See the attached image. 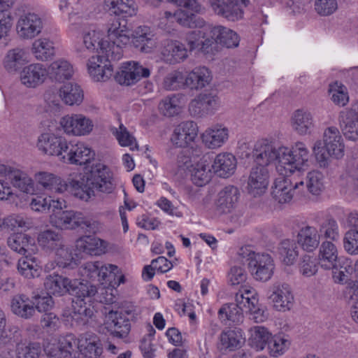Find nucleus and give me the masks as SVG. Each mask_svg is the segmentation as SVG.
<instances>
[{
  "label": "nucleus",
  "mask_w": 358,
  "mask_h": 358,
  "mask_svg": "<svg viewBox=\"0 0 358 358\" xmlns=\"http://www.w3.org/2000/svg\"><path fill=\"white\" fill-rule=\"evenodd\" d=\"M182 94H173L163 99L159 103V112L164 116L173 117L180 112L181 104L184 99Z\"/></svg>",
  "instance_id": "49"
},
{
  "label": "nucleus",
  "mask_w": 358,
  "mask_h": 358,
  "mask_svg": "<svg viewBox=\"0 0 358 358\" xmlns=\"http://www.w3.org/2000/svg\"><path fill=\"white\" fill-rule=\"evenodd\" d=\"M0 176H3L6 180L23 192L27 194L34 192L33 180L25 172L20 169L0 165Z\"/></svg>",
  "instance_id": "16"
},
{
  "label": "nucleus",
  "mask_w": 358,
  "mask_h": 358,
  "mask_svg": "<svg viewBox=\"0 0 358 358\" xmlns=\"http://www.w3.org/2000/svg\"><path fill=\"white\" fill-rule=\"evenodd\" d=\"M17 271L27 278H33L39 275L40 266L36 259L31 255L26 254L17 262Z\"/></svg>",
  "instance_id": "52"
},
{
  "label": "nucleus",
  "mask_w": 358,
  "mask_h": 358,
  "mask_svg": "<svg viewBox=\"0 0 358 358\" xmlns=\"http://www.w3.org/2000/svg\"><path fill=\"white\" fill-rule=\"evenodd\" d=\"M236 167V159L231 153L217 155L211 165L215 173L222 178H228L234 173Z\"/></svg>",
  "instance_id": "37"
},
{
  "label": "nucleus",
  "mask_w": 358,
  "mask_h": 358,
  "mask_svg": "<svg viewBox=\"0 0 358 358\" xmlns=\"http://www.w3.org/2000/svg\"><path fill=\"white\" fill-rule=\"evenodd\" d=\"M15 352L16 358H38L41 348L37 343H19L16 345Z\"/></svg>",
  "instance_id": "57"
},
{
  "label": "nucleus",
  "mask_w": 358,
  "mask_h": 358,
  "mask_svg": "<svg viewBox=\"0 0 358 358\" xmlns=\"http://www.w3.org/2000/svg\"><path fill=\"white\" fill-rule=\"evenodd\" d=\"M59 96L66 105H80L83 99L84 93L80 86L74 83L63 85L59 90Z\"/></svg>",
  "instance_id": "42"
},
{
  "label": "nucleus",
  "mask_w": 358,
  "mask_h": 358,
  "mask_svg": "<svg viewBox=\"0 0 358 358\" xmlns=\"http://www.w3.org/2000/svg\"><path fill=\"white\" fill-rule=\"evenodd\" d=\"M132 43L141 52L149 53L156 47L155 34L148 26L138 27L132 34Z\"/></svg>",
  "instance_id": "25"
},
{
  "label": "nucleus",
  "mask_w": 358,
  "mask_h": 358,
  "mask_svg": "<svg viewBox=\"0 0 358 358\" xmlns=\"http://www.w3.org/2000/svg\"><path fill=\"white\" fill-rule=\"evenodd\" d=\"M238 255L241 262L248 263L249 271L255 280L267 281L273 275L274 263L268 254L256 253L245 246L240 248Z\"/></svg>",
  "instance_id": "5"
},
{
  "label": "nucleus",
  "mask_w": 358,
  "mask_h": 358,
  "mask_svg": "<svg viewBox=\"0 0 358 358\" xmlns=\"http://www.w3.org/2000/svg\"><path fill=\"white\" fill-rule=\"evenodd\" d=\"M106 325L111 334L118 338L127 336L131 329L127 315L122 312H110Z\"/></svg>",
  "instance_id": "29"
},
{
  "label": "nucleus",
  "mask_w": 358,
  "mask_h": 358,
  "mask_svg": "<svg viewBox=\"0 0 358 358\" xmlns=\"http://www.w3.org/2000/svg\"><path fill=\"white\" fill-rule=\"evenodd\" d=\"M35 179L44 189L52 192L63 193L66 188V181L59 176L49 172H38L35 174Z\"/></svg>",
  "instance_id": "39"
},
{
  "label": "nucleus",
  "mask_w": 358,
  "mask_h": 358,
  "mask_svg": "<svg viewBox=\"0 0 358 358\" xmlns=\"http://www.w3.org/2000/svg\"><path fill=\"white\" fill-rule=\"evenodd\" d=\"M272 336V334L269 333L266 328L264 327H255L252 334V341L257 350H262L266 346H268Z\"/></svg>",
  "instance_id": "63"
},
{
  "label": "nucleus",
  "mask_w": 358,
  "mask_h": 358,
  "mask_svg": "<svg viewBox=\"0 0 358 358\" xmlns=\"http://www.w3.org/2000/svg\"><path fill=\"white\" fill-rule=\"evenodd\" d=\"M318 261L315 257L310 255H305L301 257L299 267L300 273L303 276L310 277L317 271Z\"/></svg>",
  "instance_id": "62"
},
{
  "label": "nucleus",
  "mask_w": 358,
  "mask_h": 358,
  "mask_svg": "<svg viewBox=\"0 0 358 358\" xmlns=\"http://www.w3.org/2000/svg\"><path fill=\"white\" fill-rule=\"evenodd\" d=\"M32 52L37 60L50 59L55 55L54 43L46 38H38L33 43Z\"/></svg>",
  "instance_id": "50"
},
{
  "label": "nucleus",
  "mask_w": 358,
  "mask_h": 358,
  "mask_svg": "<svg viewBox=\"0 0 358 358\" xmlns=\"http://www.w3.org/2000/svg\"><path fill=\"white\" fill-rule=\"evenodd\" d=\"M6 319L3 310L0 309V348L18 339L20 329L17 326L8 325L6 328Z\"/></svg>",
  "instance_id": "51"
},
{
  "label": "nucleus",
  "mask_w": 358,
  "mask_h": 358,
  "mask_svg": "<svg viewBox=\"0 0 358 358\" xmlns=\"http://www.w3.org/2000/svg\"><path fill=\"white\" fill-rule=\"evenodd\" d=\"M245 296H241L239 303L245 307V313L251 315V319L257 323L265 321L267 318L266 311L259 306V299L255 289L245 288Z\"/></svg>",
  "instance_id": "26"
},
{
  "label": "nucleus",
  "mask_w": 358,
  "mask_h": 358,
  "mask_svg": "<svg viewBox=\"0 0 358 358\" xmlns=\"http://www.w3.org/2000/svg\"><path fill=\"white\" fill-rule=\"evenodd\" d=\"M78 350L87 358H97L102 353L99 338L94 334L87 333L78 339Z\"/></svg>",
  "instance_id": "36"
},
{
  "label": "nucleus",
  "mask_w": 358,
  "mask_h": 358,
  "mask_svg": "<svg viewBox=\"0 0 358 358\" xmlns=\"http://www.w3.org/2000/svg\"><path fill=\"white\" fill-rule=\"evenodd\" d=\"M78 349V341L72 335L61 337L58 343L49 344L45 350L50 358H66Z\"/></svg>",
  "instance_id": "22"
},
{
  "label": "nucleus",
  "mask_w": 358,
  "mask_h": 358,
  "mask_svg": "<svg viewBox=\"0 0 358 358\" xmlns=\"http://www.w3.org/2000/svg\"><path fill=\"white\" fill-rule=\"evenodd\" d=\"M108 41V57L114 60H119L123 55L122 48L130 41L129 29L127 21L125 19L113 20L108 24L107 28Z\"/></svg>",
  "instance_id": "7"
},
{
  "label": "nucleus",
  "mask_w": 358,
  "mask_h": 358,
  "mask_svg": "<svg viewBox=\"0 0 358 358\" xmlns=\"http://www.w3.org/2000/svg\"><path fill=\"white\" fill-rule=\"evenodd\" d=\"M322 143L317 141L313 151L320 167L328 166L329 158L340 159L344 155L345 145L338 129L334 126L329 127L324 131Z\"/></svg>",
  "instance_id": "4"
},
{
  "label": "nucleus",
  "mask_w": 358,
  "mask_h": 358,
  "mask_svg": "<svg viewBox=\"0 0 358 358\" xmlns=\"http://www.w3.org/2000/svg\"><path fill=\"white\" fill-rule=\"evenodd\" d=\"M27 62L25 51L22 48H13L6 53L3 59V67L9 73L18 71Z\"/></svg>",
  "instance_id": "46"
},
{
  "label": "nucleus",
  "mask_w": 358,
  "mask_h": 358,
  "mask_svg": "<svg viewBox=\"0 0 358 358\" xmlns=\"http://www.w3.org/2000/svg\"><path fill=\"white\" fill-rule=\"evenodd\" d=\"M242 335L238 329L223 331L220 336L222 350H235L241 347Z\"/></svg>",
  "instance_id": "54"
},
{
  "label": "nucleus",
  "mask_w": 358,
  "mask_h": 358,
  "mask_svg": "<svg viewBox=\"0 0 358 358\" xmlns=\"http://www.w3.org/2000/svg\"><path fill=\"white\" fill-rule=\"evenodd\" d=\"M324 177L317 171H313L308 173L306 177V187L310 193L319 195L324 189Z\"/></svg>",
  "instance_id": "58"
},
{
  "label": "nucleus",
  "mask_w": 358,
  "mask_h": 358,
  "mask_svg": "<svg viewBox=\"0 0 358 358\" xmlns=\"http://www.w3.org/2000/svg\"><path fill=\"white\" fill-rule=\"evenodd\" d=\"M101 34L99 31L90 29L83 34V44L79 45L76 50L80 53L81 57H86L94 50L98 55L103 54L108 50V41L101 39Z\"/></svg>",
  "instance_id": "15"
},
{
  "label": "nucleus",
  "mask_w": 358,
  "mask_h": 358,
  "mask_svg": "<svg viewBox=\"0 0 358 358\" xmlns=\"http://www.w3.org/2000/svg\"><path fill=\"white\" fill-rule=\"evenodd\" d=\"M60 124L65 133L73 136H85L93 129L92 121L83 114H71L63 117Z\"/></svg>",
  "instance_id": "10"
},
{
  "label": "nucleus",
  "mask_w": 358,
  "mask_h": 358,
  "mask_svg": "<svg viewBox=\"0 0 358 358\" xmlns=\"http://www.w3.org/2000/svg\"><path fill=\"white\" fill-rule=\"evenodd\" d=\"M256 166H268L275 161L281 175L303 171L308 166L309 150L303 142H296L292 148L285 146L276 148L274 143L262 138L256 142L252 151Z\"/></svg>",
  "instance_id": "1"
},
{
  "label": "nucleus",
  "mask_w": 358,
  "mask_h": 358,
  "mask_svg": "<svg viewBox=\"0 0 358 358\" xmlns=\"http://www.w3.org/2000/svg\"><path fill=\"white\" fill-rule=\"evenodd\" d=\"M105 8L115 16L125 19L136 14L137 5L134 0H104Z\"/></svg>",
  "instance_id": "33"
},
{
  "label": "nucleus",
  "mask_w": 358,
  "mask_h": 358,
  "mask_svg": "<svg viewBox=\"0 0 358 358\" xmlns=\"http://www.w3.org/2000/svg\"><path fill=\"white\" fill-rule=\"evenodd\" d=\"M206 30L210 32L217 43L228 48H236L238 45L240 38L233 30L222 25L207 24Z\"/></svg>",
  "instance_id": "30"
},
{
  "label": "nucleus",
  "mask_w": 358,
  "mask_h": 358,
  "mask_svg": "<svg viewBox=\"0 0 358 358\" xmlns=\"http://www.w3.org/2000/svg\"><path fill=\"white\" fill-rule=\"evenodd\" d=\"M202 141L209 149L222 146L229 138V129L222 124H215L208 128L201 136Z\"/></svg>",
  "instance_id": "27"
},
{
  "label": "nucleus",
  "mask_w": 358,
  "mask_h": 358,
  "mask_svg": "<svg viewBox=\"0 0 358 358\" xmlns=\"http://www.w3.org/2000/svg\"><path fill=\"white\" fill-rule=\"evenodd\" d=\"M48 71L52 78L58 82H63L72 78L74 69L69 61L58 59L50 64Z\"/></svg>",
  "instance_id": "43"
},
{
  "label": "nucleus",
  "mask_w": 358,
  "mask_h": 358,
  "mask_svg": "<svg viewBox=\"0 0 358 358\" xmlns=\"http://www.w3.org/2000/svg\"><path fill=\"white\" fill-rule=\"evenodd\" d=\"M320 238L330 239L332 241L339 238V230L337 222L333 218L327 219L320 226L318 230Z\"/></svg>",
  "instance_id": "59"
},
{
  "label": "nucleus",
  "mask_w": 358,
  "mask_h": 358,
  "mask_svg": "<svg viewBox=\"0 0 358 358\" xmlns=\"http://www.w3.org/2000/svg\"><path fill=\"white\" fill-rule=\"evenodd\" d=\"M318 264L324 269L334 268L338 261V250L335 244L326 240L322 242L319 248Z\"/></svg>",
  "instance_id": "35"
},
{
  "label": "nucleus",
  "mask_w": 358,
  "mask_h": 358,
  "mask_svg": "<svg viewBox=\"0 0 358 358\" xmlns=\"http://www.w3.org/2000/svg\"><path fill=\"white\" fill-rule=\"evenodd\" d=\"M11 312L16 316L29 320L35 314L33 301L25 294L15 295L10 301Z\"/></svg>",
  "instance_id": "34"
},
{
  "label": "nucleus",
  "mask_w": 358,
  "mask_h": 358,
  "mask_svg": "<svg viewBox=\"0 0 358 358\" xmlns=\"http://www.w3.org/2000/svg\"><path fill=\"white\" fill-rule=\"evenodd\" d=\"M297 238V243L307 252H313L320 244L318 230L314 227L306 226L301 228Z\"/></svg>",
  "instance_id": "41"
},
{
  "label": "nucleus",
  "mask_w": 358,
  "mask_h": 358,
  "mask_svg": "<svg viewBox=\"0 0 358 358\" xmlns=\"http://www.w3.org/2000/svg\"><path fill=\"white\" fill-rule=\"evenodd\" d=\"M175 17L176 22L184 27L206 28V26L203 19L181 9H178L175 12Z\"/></svg>",
  "instance_id": "56"
},
{
  "label": "nucleus",
  "mask_w": 358,
  "mask_h": 358,
  "mask_svg": "<svg viewBox=\"0 0 358 358\" xmlns=\"http://www.w3.org/2000/svg\"><path fill=\"white\" fill-rule=\"evenodd\" d=\"M211 80L210 73L206 67L197 68L189 72L185 80V87L191 90H201L207 86Z\"/></svg>",
  "instance_id": "40"
},
{
  "label": "nucleus",
  "mask_w": 358,
  "mask_h": 358,
  "mask_svg": "<svg viewBox=\"0 0 358 358\" xmlns=\"http://www.w3.org/2000/svg\"><path fill=\"white\" fill-rule=\"evenodd\" d=\"M162 55L171 63H179L188 57V50L184 44L178 41H169L164 47Z\"/></svg>",
  "instance_id": "47"
},
{
  "label": "nucleus",
  "mask_w": 358,
  "mask_h": 358,
  "mask_svg": "<svg viewBox=\"0 0 358 358\" xmlns=\"http://www.w3.org/2000/svg\"><path fill=\"white\" fill-rule=\"evenodd\" d=\"M38 245L46 251H55L63 246V237L60 233L52 229L41 231L37 238Z\"/></svg>",
  "instance_id": "44"
},
{
  "label": "nucleus",
  "mask_w": 358,
  "mask_h": 358,
  "mask_svg": "<svg viewBox=\"0 0 358 358\" xmlns=\"http://www.w3.org/2000/svg\"><path fill=\"white\" fill-rule=\"evenodd\" d=\"M33 226L31 219L20 214H13L6 217V229L13 231L17 228L29 229Z\"/></svg>",
  "instance_id": "60"
},
{
  "label": "nucleus",
  "mask_w": 358,
  "mask_h": 358,
  "mask_svg": "<svg viewBox=\"0 0 358 358\" xmlns=\"http://www.w3.org/2000/svg\"><path fill=\"white\" fill-rule=\"evenodd\" d=\"M338 122L345 138L352 141L358 139V113L355 108L342 110Z\"/></svg>",
  "instance_id": "28"
},
{
  "label": "nucleus",
  "mask_w": 358,
  "mask_h": 358,
  "mask_svg": "<svg viewBox=\"0 0 358 358\" xmlns=\"http://www.w3.org/2000/svg\"><path fill=\"white\" fill-rule=\"evenodd\" d=\"M220 105L219 98L211 93L198 95L189 103V110L195 117H203L213 113Z\"/></svg>",
  "instance_id": "20"
},
{
  "label": "nucleus",
  "mask_w": 358,
  "mask_h": 358,
  "mask_svg": "<svg viewBox=\"0 0 358 358\" xmlns=\"http://www.w3.org/2000/svg\"><path fill=\"white\" fill-rule=\"evenodd\" d=\"M291 174L279 176L275 180L272 186V196L280 203L289 202L294 196V191L300 186H303V181L295 182L294 185L288 178V176Z\"/></svg>",
  "instance_id": "17"
},
{
  "label": "nucleus",
  "mask_w": 358,
  "mask_h": 358,
  "mask_svg": "<svg viewBox=\"0 0 358 358\" xmlns=\"http://www.w3.org/2000/svg\"><path fill=\"white\" fill-rule=\"evenodd\" d=\"M107 53L110 52L106 50L105 53L92 56L88 61V72L94 81L105 82L113 76V69L110 61L115 60L108 57Z\"/></svg>",
  "instance_id": "9"
},
{
  "label": "nucleus",
  "mask_w": 358,
  "mask_h": 358,
  "mask_svg": "<svg viewBox=\"0 0 358 358\" xmlns=\"http://www.w3.org/2000/svg\"><path fill=\"white\" fill-rule=\"evenodd\" d=\"M280 257L286 265H292L299 255L297 243L294 240L285 239L278 248Z\"/></svg>",
  "instance_id": "53"
},
{
  "label": "nucleus",
  "mask_w": 358,
  "mask_h": 358,
  "mask_svg": "<svg viewBox=\"0 0 358 358\" xmlns=\"http://www.w3.org/2000/svg\"><path fill=\"white\" fill-rule=\"evenodd\" d=\"M7 245L12 250L23 255H31L37 250L34 240L23 233L11 234L7 239Z\"/></svg>",
  "instance_id": "32"
},
{
  "label": "nucleus",
  "mask_w": 358,
  "mask_h": 358,
  "mask_svg": "<svg viewBox=\"0 0 358 358\" xmlns=\"http://www.w3.org/2000/svg\"><path fill=\"white\" fill-rule=\"evenodd\" d=\"M198 134L197 125L192 121L182 122L173 130L172 143L180 148H185L192 143Z\"/></svg>",
  "instance_id": "23"
},
{
  "label": "nucleus",
  "mask_w": 358,
  "mask_h": 358,
  "mask_svg": "<svg viewBox=\"0 0 358 358\" xmlns=\"http://www.w3.org/2000/svg\"><path fill=\"white\" fill-rule=\"evenodd\" d=\"M271 294L268 298L278 311L289 310L294 306V296L292 287L287 283L277 282L271 287Z\"/></svg>",
  "instance_id": "13"
},
{
  "label": "nucleus",
  "mask_w": 358,
  "mask_h": 358,
  "mask_svg": "<svg viewBox=\"0 0 358 358\" xmlns=\"http://www.w3.org/2000/svg\"><path fill=\"white\" fill-rule=\"evenodd\" d=\"M65 192L80 200L87 201L94 196V189L111 193L114 189L112 173L109 169L102 164L92 165L91 169L78 179H68Z\"/></svg>",
  "instance_id": "2"
},
{
  "label": "nucleus",
  "mask_w": 358,
  "mask_h": 358,
  "mask_svg": "<svg viewBox=\"0 0 358 358\" xmlns=\"http://www.w3.org/2000/svg\"><path fill=\"white\" fill-rule=\"evenodd\" d=\"M249 0H210L214 13L228 21L236 22L243 17V8Z\"/></svg>",
  "instance_id": "8"
},
{
  "label": "nucleus",
  "mask_w": 358,
  "mask_h": 358,
  "mask_svg": "<svg viewBox=\"0 0 358 358\" xmlns=\"http://www.w3.org/2000/svg\"><path fill=\"white\" fill-rule=\"evenodd\" d=\"M71 280L58 274L50 275L44 281V286L48 293L54 295H63L69 293Z\"/></svg>",
  "instance_id": "45"
},
{
  "label": "nucleus",
  "mask_w": 358,
  "mask_h": 358,
  "mask_svg": "<svg viewBox=\"0 0 358 358\" xmlns=\"http://www.w3.org/2000/svg\"><path fill=\"white\" fill-rule=\"evenodd\" d=\"M76 248L87 255L98 256L105 253L107 243L101 238L85 236L76 241Z\"/></svg>",
  "instance_id": "38"
},
{
  "label": "nucleus",
  "mask_w": 358,
  "mask_h": 358,
  "mask_svg": "<svg viewBox=\"0 0 358 358\" xmlns=\"http://www.w3.org/2000/svg\"><path fill=\"white\" fill-rule=\"evenodd\" d=\"M207 160L201 159L194 164L191 172V180L197 186H203L207 184L211 179L213 172Z\"/></svg>",
  "instance_id": "48"
},
{
  "label": "nucleus",
  "mask_w": 358,
  "mask_h": 358,
  "mask_svg": "<svg viewBox=\"0 0 358 358\" xmlns=\"http://www.w3.org/2000/svg\"><path fill=\"white\" fill-rule=\"evenodd\" d=\"M43 27L42 19L34 13L20 15L17 24V33L20 38L32 39L38 36Z\"/></svg>",
  "instance_id": "12"
},
{
  "label": "nucleus",
  "mask_w": 358,
  "mask_h": 358,
  "mask_svg": "<svg viewBox=\"0 0 358 358\" xmlns=\"http://www.w3.org/2000/svg\"><path fill=\"white\" fill-rule=\"evenodd\" d=\"M94 157V152L84 143L70 141L63 157V162L83 165L89 163Z\"/></svg>",
  "instance_id": "18"
},
{
  "label": "nucleus",
  "mask_w": 358,
  "mask_h": 358,
  "mask_svg": "<svg viewBox=\"0 0 358 358\" xmlns=\"http://www.w3.org/2000/svg\"><path fill=\"white\" fill-rule=\"evenodd\" d=\"M48 76V69L40 63L31 64L20 72L21 83L27 87H36L45 82Z\"/></svg>",
  "instance_id": "21"
},
{
  "label": "nucleus",
  "mask_w": 358,
  "mask_h": 358,
  "mask_svg": "<svg viewBox=\"0 0 358 358\" xmlns=\"http://www.w3.org/2000/svg\"><path fill=\"white\" fill-rule=\"evenodd\" d=\"M240 196L238 189L234 185L224 187L217 194L216 211L218 214H227L236 207Z\"/></svg>",
  "instance_id": "24"
},
{
  "label": "nucleus",
  "mask_w": 358,
  "mask_h": 358,
  "mask_svg": "<svg viewBox=\"0 0 358 358\" xmlns=\"http://www.w3.org/2000/svg\"><path fill=\"white\" fill-rule=\"evenodd\" d=\"M245 289L239 290L235 296L236 303H229L222 305L218 310V318L224 325L239 324L243 320V312L245 307L241 305V296H245Z\"/></svg>",
  "instance_id": "11"
},
{
  "label": "nucleus",
  "mask_w": 358,
  "mask_h": 358,
  "mask_svg": "<svg viewBox=\"0 0 358 358\" xmlns=\"http://www.w3.org/2000/svg\"><path fill=\"white\" fill-rule=\"evenodd\" d=\"M185 76L182 72L173 71L169 73L164 78L162 85L166 90H178L185 87Z\"/></svg>",
  "instance_id": "61"
},
{
  "label": "nucleus",
  "mask_w": 358,
  "mask_h": 358,
  "mask_svg": "<svg viewBox=\"0 0 358 358\" xmlns=\"http://www.w3.org/2000/svg\"><path fill=\"white\" fill-rule=\"evenodd\" d=\"M97 289L95 285L87 280H71L69 293L75 296L72 301L73 311L70 314L72 320L77 323H85L93 315L91 298L96 294Z\"/></svg>",
  "instance_id": "3"
},
{
  "label": "nucleus",
  "mask_w": 358,
  "mask_h": 358,
  "mask_svg": "<svg viewBox=\"0 0 358 358\" xmlns=\"http://www.w3.org/2000/svg\"><path fill=\"white\" fill-rule=\"evenodd\" d=\"M346 294L349 296L352 306L351 315L354 321L358 322V281H351L346 287Z\"/></svg>",
  "instance_id": "64"
},
{
  "label": "nucleus",
  "mask_w": 358,
  "mask_h": 358,
  "mask_svg": "<svg viewBox=\"0 0 358 358\" xmlns=\"http://www.w3.org/2000/svg\"><path fill=\"white\" fill-rule=\"evenodd\" d=\"M291 342L284 336H273L267 346L271 356L278 357L282 355L289 348Z\"/></svg>",
  "instance_id": "55"
},
{
  "label": "nucleus",
  "mask_w": 358,
  "mask_h": 358,
  "mask_svg": "<svg viewBox=\"0 0 358 358\" xmlns=\"http://www.w3.org/2000/svg\"><path fill=\"white\" fill-rule=\"evenodd\" d=\"M50 222L60 229L80 228L90 233H96L101 228L99 222L91 220L82 213L74 210H57L50 215Z\"/></svg>",
  "instance_id": "6"
},
{
  "label": "nucleus",
  "mask_w": 358,
  "mask_h": 358,
  "mask_svg": "<svg viewBox=\"0 0 358 358\" xmlns=\"http://www.w3.org/2000/svg\"><path fill=\"white\" fill-rule=\"evenodd\" d=\"M269 178L268 167L262 166L253 167L248 180V192L254 197L262 195L267 189Z\"/></svg>",
  "instance_id": "19"
},
{
  "label": "nucleus",
  "mask_w": 358,
  "mask_h": 358,
  "mask_svg": "<svg viewBox=\"0 0 358 358\" xmlns=\"http://www.w3.org/2000/svg\"><path fill=\"white\" fill-rule=\"evenodd\" d=\"M150 75L148 68L143 67L137 62L130 61L123 64L120 71L115 76V80L120 85H131L142 78H148Z\"/></svg>",
  "instance_id": "14"
},
{
  "label": "nucleus",
  "mask_w": 358,
  "mask_h": 358,
  "mask_svg": "<svg viewBox=\"0 0 358 358\" xmlns=\"http://www.w3.org/2000/svg\"><path fill=\"white\" fill-rule=\"evenodd\" d=\"M292 129L300 136L310 134L314 128L312 113L304 109L295 110L291 117Z\"/></svg>",
  "instance_id": "31"
}]
</instances>
